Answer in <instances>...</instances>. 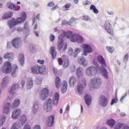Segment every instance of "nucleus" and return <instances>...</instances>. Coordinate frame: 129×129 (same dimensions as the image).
I'll return each mask as SVG.
<instances>
[{"instance_id":"obj_1","label":"nucleus","mask_w":129,"mask_h":129,"mask_svg":"<svg viewBox=\"0 0 129 129\" xmlns=\"http://www.w3.org/2000/svg\"><path fill=\"white\" fill-rule=\"evenodd\" d=\"M62 33L58 36L57 49L61 51H65L67 49V43L64 42V38L70 39L71 42H77V43H83L84 42V37L77 34H73L71 31H68L67 32L64 30L62 31Z\"/></svg>"},{"instance_id":"obj_2","label":"nucleus","mask_w":129,"mask_h":129,"mask_svg":"<svg viewBox=\"0 0 129 129\" xmlns=\"http://www.w3.org/2000/svg\"><path fill=\"white\" fill-rule=\"evenodd\" d=\"M59 97L60 96L59 95V94L58 93H55L53 95V100H52L51 98H48L45 101L43 105V109L45 111H46V112H50L53 108V104L55 106H57Z\"/></svg>"},{"instance_id":"obj_3","label":"nucleus","mask_w":129,"mask_h":129,"mask_svg":"<svg viewBox=\"0 0 129 129\" xmlns=\"http://www.w3.org/2000/svg\"><path fill=\"white\" fill-rule=\"evenodd\" d=\"M27 19V14L25 12H22L20 15V17L18 18L17 20L13 18L11 20H9L8 22V25L10 29H13L15 26H17L18 24H21V23H24Z\"/></svg>"},{"instance_id":"obj_4","label":"nucleus","mask_w":129,"mask_h":129,"mask_svg":"<svg viewBox=\"0 0 129 129\" xmlns=\"http://www.w3.org/2000/svg\"><path fill=\"white\" fill-rule=\"evenodd\" d=\"M91 84L92 88H94V89H99V88L101 87L102 80L99 77H95L91 79Z\"/></svg>"},{"instance_id":"obj_5","label":"nucleus","mask_w":129,"mask_h":129,"mask_svg":"<svg viewBox=\"0 0 129 129\" xmlns=\"http://www.w3.org/2000/svg\"><path fill=\"white\" fill-rule=\"evenodd\" d=\"M97 68L91 66L87 68L85 70V74L88 77H94L97 74Z\"/></svg>"},{"instance_id":"obj_6","label":"nucleus","mask_w":129,"mask_h":129,"mask_svg":"<svg viewBox=\"0 0 129 129\" xmlns=\"http://www.w3.org/2000/svg\"><path fill=\"white\" fill-rule=\"evenodd\" d=\"M23 41L20 37H17L13 39L12 41V45L16 49H19L22 46Z\"/></svg>"},{"instance_id":"obj_7","label":"nucleus","mask_w":129,"mask_h":129,"mask_svg":"<svg viewBox=\"0 0 129 129\" xmlns=\"http://www.w3.org/2000/svg\"><path fill=\"white\" fill-rule=\"evenodd\" d=\"M98 103L102 107H106L108 104L107 97L104 95H101L99 98Z\"/></svg>"},{"instance_id":"obj_8","label":"nucleus","mask_w":129,"mask_h":129,"mask_svg":"<svg viewBox=\"0 0 129 129\" xmlns=\"http://www.w3.org/2000/svg\"><path fill=\"white\" fill-rule=\"evenodd\" d=\"M81 48L83 49L84 52L82 53L83 56H87L88 53H92V47L87 44H83Z\"/></svg>"},{"instance_id":"obj_9","label":"nucleus","mask_w":129,"mask_h":129,"mask_svg":"<svg viewBox=\"0 0 129 129\" xmlns=\"http://www.w3.org/2000/svg\"><path fill=\"white\" fill-rule=\"evenodd\" d=\"M48 95L49 90L47 88H44L40 93V98L41 100H46L48 98Z\"/></svg>"},{"instance_id":"obj_10","label":"nucleus","mask_w":129,"mask_h":129,"mask_svg":"<svg viewBox=\"0 0 129 129\" xmlns=\"http://www.w3.org/2000/svg\"><path fill=\"white\" fill-rule=\"evenodd\" d=\"M19 89H20V84L18 83L14 84L10 90H9L8 93L10 95H14L16 94V92L17 91H19Z\"/></svg>"},{"instance_id":"obj_11","label":"nucleus","mask_w":129,"mask_h":129,"mask_svg":"<svg viewBox=\"0 0 129 129\" xmlns=\"http://www.w3.org/2000/svg\"><path fill=\"white\" fill-rule=\"evenodd\" d=\"M12 68H12V64H11V62L7 61L5 62L3 66L2 70L4 73L8 74L11 72Z\"/></svg>"},{"instance_id":"obj_12","label":"nucleus","mask_w":129,"mask_h":129,"mask_svg":"<svg viewBox=\"0 0 129 129\" xmlns=\"http://www.w3.org/2000/svg\"><path fill=\"white\" fill-rule=\"evenodd\" d=\"M22 114V110L20 108H17L14 110L12 114V117L13 119H17Z\"/></svg>"},{"instance_id":"obj_13","label":"nucleus","mask_w":129,"mask_h":129,"mask_svg":"<svg viewBox=\"0 0 129 129\" xmlns=\"http://www.w3.org/2000/svg\"><path fill=\"white\" fill-rule=\"evenodd\" d=\"M79 64L82 65L83 67H87L88 66V60L85 57L82 56L78 59Z\"/></svg>"},{"instance_id":"obj_14","label":"nucleus","mask_w":129,"mask_h":129,"mask_svg":"<svg viewBox=\"0 0 129 129\" xmlns=\"http://www.w3.org/2000/svg\"><path fill=\"white\" fill-rule=\"evenodd\" d=\"M10 72L12 77H17L19 74V69L18 68V66L15 64L14 67H12V69H11Z\"/></svg>"},{"instance_id":"obj_15","label":"nucleus","mask_w":129,"mask_h":129,"mask_svg":"<svg viewBox=\"0 0 129 129\" xmlns=\"http://www.w3.org/2000/svg\"><path fill=\"white\" fill-rule=\"evenodd\" d=\"M105 29L107 31L108 33L110 35H113L112 33V29H111V26L110 25V23L109 21H106L104 24Z\"/></svg>"},{"instance_id":"obj_16","label":"nucleus","mask_w":129,"mask_h":129,"mask_svg":"<svg viewBox=\"0 0 129 129\" xmlns=\"http://www.w3.org/2000/svg\"><path fill=\"white\" fill-rule=\"evenodd\" d=\"M54 117L53 116H49L46 120V125L52 126L54 124Z\"/></svg>"},{"instance_id":"obj_17","label":"nucleus","mask_w":129,"mask_h":129,"mask_svg":"<svg viewBox=\"0 0 129 129\" xmlns=\"http://www.w3.org/2000/svg\"><path fill=\"white\" fill-rule=\"evenodd\" d=\"M97 60L101 65H102V67H106V62L102 55H98Z\"/></svg>"},{"instance_id":"obj_18","label":"nucleus","mask_w":129,"mask_h":129,"mask_svg":"<svg viewBox=\"0 0 129 129\" xmlns=\"http://www.w3.org/2000/svg\"><path fill=\"white\" fill-rule=\"evenodd\" d=\"M105 67H101L99 69L101 71V75L104 78H108V73L106 69L104 68Z\"/></svg>"},{"instance_id":"obj_19","label":"nucleus","mask_w":129,"mask_h":129,"mask_svg":"<svg viewBox=\"0 0 129 129\" xmlns=\"http://www.w3.org/2000/svg\"><path fill=\"white\" fill-rule=\"evenodd\" d=\"M23 30H24V33L26 34L25 37H28L30 35V27H29V23L28 22L25 23Z\"/></svg>"},{"instance_id":"obj_20","label":"nucleus","mask_w":129,"mask_h":129,"mask_svg":"<svg viewBox=\"0 0 129 129\" xmlns=\"http://www.w3.org/2000/svg\"><path fill=\"white\" fill-rule=\"evenodd\" d=\"M9 82H10V78L9 77L4 78L2 83V88H6L8 86V84H9Z\"/></svg>"},{"instance_id":"obj_21","label":"nucleus","mask_w":129,"mask_h":129,"mask_svg":"<svg viewBox=\"0 0 129 129\" xmlns=\"http://www.w3.org/2000/svg\"><path fill=\"white\" fill-rule=\"evenodd\" d=\"M4 59H8L9 61H13L14 60V54L12 52L6 53L4 55Z\"/></svg>"},{"instance_id":"obj_22","label":"nucleus","mask_w":129,"mask_h":129,"mask_svg":"<svg viewBox=\"0 0 129 129\" xmlns=\"http://www.w3.org/2000/svg\"><path fill=\"white\" fill-rule=\"evenodd\" d=\"M85 88V85L82 86V84L79 83L77 86V89L79 94H82L83 93V90Z\"/></svg>"},{"instance_id":"obj_23","label":"nucleus","mask_w":129,"mask_h":129,"mask_svg":"<svg viewBox=\"0 0 129 129\" xmlns=\"http://www.w3.org/2000/svg\"><path fill=\"white\" fill-rule=\"evenodd\" d=\"M39 74H42L43 75L48 74V71H47V69H46V67L44 66H39Z\"/></svg>"},{"instance_id":"obj_24","label":"nucleus","mask_w":129,"mask_h":129,"mask_svg":"<svg viewBox=\"0 0 129 129\" xmlns=\"http://www.w3.org/2000/svg\"><path fill=\"white\" fill-rule=\"evenodd\" d=\"M13 15H14V13L13 11H9L6 12L4 14L3 16V20H7L8 19H10V18H12L13 17Z\"/></svg>"},{"instance_id":"obj_25","label":"nucleus","mask_w":129,"mask_h":129,"mask_svg":"<svg viewBox=\"0 0 129 129\" xmlns=\"http://www.w3.org/2000/svg\"><path fill=\"white\" fill-rule=\"evenodd\" d=\"M31 72L33 74H40L39 66L36 65L32 67Z\"/></svg>"},{"instance_id":"obj_26","label":"nucleus","mask_w":129,"mask_h":129,"mask_svg":"<svg viewBox=\"0 0 129 129\" xmlns=\"http://www.w3.org/2000/svg\"><path fill=\"white\" fill-rule=\"evenodd\" d=\"M26 86L27 89H31L33 88V86H34V83L33 82V79H32V78H29L28 79Z\"/></svg>"},{"instance_id":"obj_27","label":"nucleus","mask_w":129,"mask_h":129,"mask_svg":"<svg viewBox=\"0 0 129 129\" xmlns=\"http://www.w3.org/2000/svg\"><path fill=\"white\" fill-rule=\"evenodd\" d=\"M11 105V103H7L4 108H3V112L6 114H8L9 112H10V106Z\"/></svg>"},{"instance_id":"obj_28","label":"nucleus","mask_w":129,"mask_h":129,"mask_svg":"<svg viewBox=\"0 0 129 129\" xmlns=\"http://www.w3.org/2000/svg\"><path fill=\"white\" fill-rule=\"evenodd\" d=\"M39 110V103L35 102L33 106L32 112L34 114H36Z\"/></svg>"},{"instance_id":"obj_29","label":"nucleus","mask_w":129,"mask_h":129,"mask_svg":"<svg viewBox=\"0 0 129 129\" xmlns=\"http://www.w3.org/2000/svg\"><path fill=\"white\" fill-rule=\"evenodd\" d=\"M92 99V98H91V96L90 95H86L85 96L86 104L87 105H90L91 104Z\"/></svg>"},{"instance_id":"obj_30","label":"nucleus","mask_w":129,"mask_h":129,"mask_svg":"<svg viewBox=\"0 0 129 129\" xmlns=\"http://www.w3.org/2000/svg\"><path fill=\"white\" fill-rule=\"evenodd\" d=\"M76 73H77V77L79 78H81V77H82V76H83V73H84V72H83V68H78L77 69Z\"/></svg>"},{"instance_id":"obj_31","label":"nucleus","mask_w":129,"mask_h":129,"mask_svg":"<svg viewBox=\"0 0 129 129\" xmlns=\"http://www.w3.org/2000/svg\"><path fill=\"white\" fill-rule=\"evenodd\" d=\"M115 123H116V121L112 118L109 119L106 121V124H108V125H109L110 127H113Z\"/></svg>"},{"instance_id":"obj_32","label":"nucleus","mask_w":129,"mask_h":129,"mask_svg":"<svg viewBox=\"0 0 129 129\" xmlns=\"http://www.w3.org/2000/svg\"><path fill=\"white\" fill-rule=\"evenodd\" d=\"M18 60L21 65H24V64H25V55L23 53H21L18 57Z\"/></svg>"},{"instance_id":"obj_33","label":"nucleus","mask_w":129,"mask_h":129,"mask_svg":"<svg viewBox=\"0 0 129 129\" xmlns=\"http://www.w3.org/2000/svg\"><path fill=\"white\" fill-rule=\"evenodd\" d=\"M50 53L52 55V57L53 59H55V58H56V56H57V52H56V50H55L54 47H50Z\"/></svg>"},{"instance_id":"obj_34","label":"nucleus","mask_w":129,"mask_h":129,"mask_svg":"<svg viewBox=\"0 0 129 129\" xmlns=\"http://www.w3.org/2000/svg\"><path fill=\"white\" fill-rule=\"evenodd\" d=\"M62 87L61 88L62 93H65L67 91V82L63 81Z\"/></svg>"},{"instance_id":"obj_35","label":"nucleus","mask_w":129,"mask_h":129,"mask_svg":"<svg viewBox=\"0 0 129 129\" xmlns=\"http://www.w3.org/2000/svg\"><path fill=\"white\" fill-rule=\"evenodd\" d=\"M55 85L57 88H60L61 86V80L59 77H56L55 78Z\"/></svg>"},{"instance_id":"obj_36","label":"nucleus","mask_w":129,"mask_h":129,"mask_svg":"<svg viewBox=\"0 0 129 129\" xmlns=\"http://www.w3.org/2000/svg\"><path fill=\"white\" fill-rule=\"evenodd\" d=\"M76 78L74 76L71 77L69 79L70 85H75L76 84Z\"/></svg>"},{"instance_id":"obj_37","label":"nucleus","mask_w":129,"mask_h":129,"mask_svg":"<svg viewBox=\"0 0 129 129\" xmlns=\"http://www.w3.org/2000/svg\"><path fill=\"white\" fill-rule=\"evenodd\" d=\"M26 121H27V116L22 115L20 118V123H21L22 125H24Z\"/></svg>"},{"instance_id":"obj_38","label":"nucleus","mask_w":129,"mask_h":129,"mask_svg":"<svg viewBox=\"0 0 129 129\" xmlns=\"http://www.w3.org/2000/svg\"><path fill=\"white\" fill-rule=\"evenodd\" d=\"M20 103L21 102L19 99H16L12 104L13 108H17L20 105Z\"/></svg>"},{"instance_id":"obj_39","label":"nucleus","mask_w":129,"mask_h":129,"mask_svg":"<svg viewBox=\"0 0 129 129\" xmlns=\"http://www.w3.org/2000/svg\"><path fill=\"white\" fill-rule=\"evenodd\" d=\"M124 124L122 123H117L114 127V129H121L124 127Z\"/></svg>"},{"instance_id":"obj_40","label":"nucleus","mask_w":129,"mask_h":129,"mask_svg":"<svg viewBox=\"0 0 129 129\" xmlns=\"http://www.w3.org/2000/svg\"><path fill=\"white\" fill-rule=\"evenodd\" d=\"M69 25H70V26H72L73 27H76V21H75V18H72L69 22Z\"/></svg>"},{"instance_id":"obj_41","label":"nucleus","mask_w":129,"mask_h":129,"mask_svg":"<svg viewBox=\"0 0 129 129\" xmlns=\"http://www.w3.org/2000/svg\"><path fill=\"white\" fill-rule=\"evenodd\" d=\"M7 119V116L3 115L0 118V126L3 125L4 123L6 122V120Z\"/></svg>"},{"instance_id":"obj_42","label":"nucleus","mask_w":129,"mask_h":129,"mask_svg":"<svg viewBox=\"0 0 129 129\" xmlns=\"http://www.w3.org/2000/svg\"><path fill=\"white\" fill-rule=\"evenodd\" d=\"M90 10H93V12L94 13V14H98V13H99L98 10H97L95 6L93 5H91Z\"/></svg>"},{"instance_id":"obj_43","label":"nucleus","mask_w":129,"mask_h":129,"mask_svg":"<svg viewBox=\"0 0 129 129\" xmlns=\"http://www.w3.org/2000/svg\"><path fill=\"white\" fill-rule=\"evenodd\" d=\"M7 7L9 9H10V10H13L15 8V4L12 3L11 2H9L7 4Z\"/></svg>"},{"instance_id":"obj_44","label":"nucleus","mask_w":129,"mask_h":129,"mask_svg":"<svg viewBox=\"0 0 129 129\" xmlns=\"http://www.w3.org/2000/svg\"><path fill=\"white\" fill-rule=\"evenodd\" d=\"M81 51V50L80 49V48H75L74 57H75V58H76V57H77V55H78V54L80 53Z\"/></svg>"},{"instance_id":"obj_45","label":"nucleus","mask_w":129,"mask_h":129,"mask_svg":"<svg viewBox=\"0 0 129 129\" xmlns=\"http://www.w3.org/2000/svg\"><path fill=\"white\" fill-rule=\"evenodd\" d=\"M19 126L20 124H19V122H16L12 125L11 129H19Z\"/></svg>"},{"instance_id":"obj_46","label":"nucleus","mask_w":129,"mask_h":129,"mask_svg":"<svg viewBox=\"0 0 129 129\" xmlns=\"http://www.w3.org/2000/svg\"><path fill=\"white\" fill-rule=\"evenodd\" d=\"M64 62V68H67L68 66H69V59L68 58H66V59L63 60Z\"/></svg>"},{"instance_id":"obj_47","label":"nucleus","mask_w":129,"mask_h":129,"mask_svg":"<svg viewBox=\"0 0 129 129\" xmlns=\"http://www.w3.org/2000/svg\"><path fill=\"white\" fill-rule=\"evenodd\" d=\"M29 50L31 53H35L36 52V47L34 45H30L29 46Z\"/></svg>"},{"instance_id":"obj_48","label":"nucleus","mask_w":129,"mask_h":129,"mask_svg":"<svg viewBox=\"0 0 129 129\" xmlns=\"http://www.w3.org/2000/svg\"><path fill=\"white\" fill-rule=\"evenodd\" d=\"M118 100L117 99V97H115V98L112 99L111 102V105H113L114 103H117Z\"/></svg>"},{"instance_id":"obj_49","label":"nucleus","mask_w":129,"mask_h":129,"mask_svg":"<svg viewBox=\"0 0 129 129\" xmlns=\"http://www.w3.org/2000/svg\"><path fill=\"white\" fill-rule=\"evenodd\" d=\"M80 84H82L83 86H84L85 85V87H86V85L87 84V82H86V79L83 78L82 79V83H80Z\"/></svg>"},{"instance_id":"obj_50","label":"nucleus","mask_w":129,"mask_h":129,"mask_svg":"<svg viewBox=\"0 0 129 129\" xmlns=\"http://www.w3.org/2000/svg\"><path fill=\"white\" fill-rule=\"evenodd\" d=\"M91 19V18L88 16H84L83 17V20L86 21V22H88V21H90Z\"/></svg>"},{"instance_id":"obj_51","label":"nucleus","mask_w":129,"mask_h":129,"mask_svg":"<svg viewBox=\"0 0 129 129\" xmlns=\"http://www.w3.org/2000/svg\"><path fill=\"white\" fill-rule=\"evenodd\" d=\"M123 62H127L128 60V53H126L123 58Z\"/></svg>"},{"instance_id":"obj_52","label":"nucleus","mask_w":129,"mask_h":129,"mask_svg":"<svg viewBox=\"0 0 129 129\" xmlns=\"http://www.w3.org/2000/svg\"><path fill=\"white\" fill-rule=\"evenodd\" d=\"M53 71L55 75H60V73H59V70H57V69L54 68L53 69Z\"/></svg>"},{"instance_id":"obj_53","label":"nucleus","mask_w":129,"mask_h":129,"mask_svg":"<svg viewBox=\"0 0 129 129\" xmlns=\"http://www.w3.org/2000/svg\"><path fill=\"white\" fill-rule=\"evenodd\" d=\"M107 50L108 52H110V53H112L113 51H114V48L113 47H107Z\"/></svg>"},{"instance_id":"obj_54","label":"nucleus","mask_w":129,"mask_h":129,"mask_svg":"<svg viewBox=\"0 0 129 129\" xmlns=\"http://www.w3.org/2000/svg\"><path fill=\"white\" fill-rule=\"evenodd\" d=\"M16 30L18 33H21V32H24V28L19 26L17 28Z\"/></svg>"},{"instance_id":"obj_55","label":"nucleus","mask_w":129,"mask_h":129,"mask_svg":"<svg viewBox=\"0 0 129 129\" xmlns=\"http://www.w3.org/2000/svg\"><path fill=\"white\" fill-rule=\"evenodd\" d=\"M49 39L50 42H54V41L55 40V36H54V35L53 34H50L49 36Z\"/></svg>"},{"instance_id":"obj_56","label":"nucleus","mask_w":129,"mask_h":129,"mask_svg":"<svg viewBox=\"0 0 129 129\" xmlns=\"http://www.w3.org/2000/svg\"><path fill=\"white\" fill-rule=\"evenodd\" d=\"M83 5L84 6H88L89 5H91V3L88 1H86L83 2Z\"/></svg>"},{"instance_id":"obj_57","label":"nucleus","mask_w":129,"mask_h":129,"mask_svg":"<svg viewBox=\"0 0 129 129\" xmlns=\"http://www.w3.org/2000/svg\"><path fill=\"white\" fill-rule=\"evenodd\" d=\"M67 25H69V22H67L65 20L62 21L61 23V26H67Z\"/></svg>"},{"instance_id":"obj_58","label":"nucleus","mask_w":129,"mask_h":129,"mask_svg":"<svg viewBox=\"0 0 129 129\" xmlns=\"http://www.w3.org/2000/svg\"><path fill=\"white\" fill-rule=\"evenodd\" d=\"M26 84V81L25 80H22L21 81V88H22V89H24V87H25V84Z\"/></svg>"},{"instance_id":"obj_59","label":"nucleus","mask_w":129,"mask_h":129,"mask_svg":"<svg viewBox=\"0 0 129 129\" xmlns=\"http://www.w3.org/2000/svg\"><path fill=\"white\" fill-rule=\"evenodd\" d=\"M68 53L70 56H72V55H73V49L70 48L69 49Z\"/></svg>"},{"instance_id":"obj_60","label":"nucleus","mask_w":129,"mask_h":129,"mask_svg":"<svg viewBox=\"0 0 129 129\" xmlns=\"http://www.w3.org/2000/svg\"><path fill=\"white\" fill-rule=\"evenodd\" d=\"M37 62L38 63H39V64H41V65H43L44 63H45V61L44 60H41V59L38 60Z\"/></svg>"},{"instance_id":"obj_61","label":"nucleus","mask_w":129,"mask_h":129,"mask_svg":"<svg viewBox=\"0 0 129 129\" xmlns=\"http://www.w3.org/2000/svg\"><path fill=\"white\" fill-rule=\"evenodd\" d=\"M58 62L59 65H62V64H63V60H62V58H59L58 59Z\"/></svg>"},{"instance_id":"obj_62","label":"nucleus","mask_w":129,"mask_h":129,"mask_svg":"<svg viewBox=\"0 0 129 129\" xmlns=\"http://www.w3.org/2000/svg\"><path fill=\"white\" fill-rule=\"evenodd\" d=\"M23 129H31V126L29 124L25 125Z\"/></svg>"},{"instance_id":"obj_63","label":"nucleus","mask_w":129,"mask_h":129,"mask_svg":"<svg viewBox=\"0 0 129 129\" xmlns=\"http://www.w3.org/2000/svg\"><path fill=\"white\" fill-rule=\"evenodd\" d=\"M53 6H55V3H54L53 2H51L50 3H48L47 5V6L49 7H53Z\"/></svg>"},{"instance_id":"obj_64","label":"nucleus","mask_w":129,"mask_h":129,"mask_svg":"<svg viewBox=\"0 0 129 129\" xmlns=\"http://www.w3.org/2000/svg\"><path fill=\"white\" fill-rule=\"evenodd\" d=\"M32 129H41V126L39 125H35Z\"/></svg>"}]
</instances>
